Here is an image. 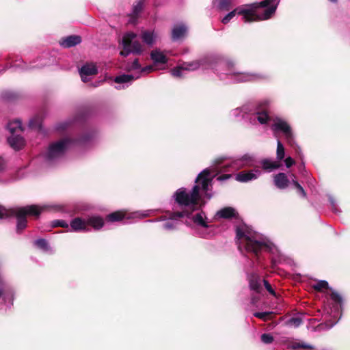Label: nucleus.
<instances>
[{
    "label": "nucleus",
    "mask_w": 350,
    "mask_h": 350,
    "mask_svg": "<svg viewBox=\"0 0 350 350\" xmlns=\"http://www.w3.org/2000/svg\"><path fill=\"white\" fill-rule=\"evenodd\" d=\"M88 226H92L94 230H100L104 226L103 219L99 216H91L87 219Z\"/></svg>",
    "instance_id": "bb28decb"
},
{
    "label": "nucleus",
    "mask_w": 350,
    "mask_h": 350,
    "mask_svg": "<svg viewBox=\"0 0 350 350\" xmlns=\"http://www.w3.org/2000/svg\"><path fill=\"white\" fill-rule=\"evenodd\" d=\"M42 120L40 116H36L31 119L29 122V126L31 129L41 130Z\"/></svg>",
    "instance_id": "473e14b6"
},
{
    "label": "nucleus",
    "mask_w": 350,
    "mask_h": 350,
    "mask_svg": "<svg viewBox=\"0 0 350 350\" xmlns=\"http://www.w3.org/2000/svg\"><path fill=\"white\" fill-rule=\"evenodd\" d=\"M261 174L259 169H254L249 171H242L236 174L235 179L241 183H247L257 179Z\"/></svg>",
    "instance_id": "ddd939ff"
},
{
    "label": "nucleus",
    "mask_w": 350,
    "mask_h": 350,
    "mask_svg": "<svg viewBox=\"0 0 350 350\" xmlns=\"http://www.w3.org/2000/svg\"><path fill=\"white\" fill-rule=\"evenodd\" d=\"M334 324H336V322H335L334 323L332 324L329 327H333V325H334Z\"/></svg>",
    "instance_id": "864d4df0"
},
{
    "label": "nucleus",
    "mask_w": 350,
    "mask_h": 350,
    "mask_svg": "<svg viewBox=\"0 0 350 350\" xmlns=\"http://www.w3.org/2000/svg\"><path fill=\"white\" fill-rule=\"evenodd\" d=\"M280 0H265L260 3L239 6L227 14L222 19L224 24L228 23L236 14L242 15L245 23L270 18L275 13Z\"/></svg>",
    "instance_id": "20e7f679"
},
{
    "label": "nucleus",
    "mask_w": 350,
    "mask_h": 350,
    "mask_svg": "<svg viewBox=\"0 0 350 350\" xmlns=\"http://www.w3.org/2000/svg\"><path fill=\"white\" fill-rule=\"evenodd\" d=\"M263 283H264V286H265V288L267 289V291L270 294L275 296V293L274 290L273 289V288L271 287V286L269 284V282L267 280H263Z\"/></svg>",
    "instance_id": "37998d69"
},
{
    "label": "nucleus",
    "mask_w": 350,
    "mask_h": 350,
    "mask_svg": "<svg viewBox=\"0 0 350 350\" xmlns=\"http://www.w3.org/2000/svg\"><path fill=\"white\" fill-rule=\"evenodd\" d=\"M236 239L239 250H245L254 254L258 263H260V254L265 252L274 253L276 250L275 246L269 239L245 224L237 227Z\"/></svg>",
    "instance_id": "7ed1b4c3"
},
{
    "label": "nucleus",
    "mask_w": 350,
    "mask_h": 350,
    "mask_svg": "<svg viewBox=\"0 0 350 350\" xmlns=\"http://www.w3.org/2000/svg\"><path fill=\"white\" fill-rule=\"evenodd\" d=\"M150 57L154 64H165L167 62V59L163 53L157 49L151 52Z\"/></svg>",
    "instance_id": "b1692460"
},
{
    "label": "nucleus",
    "mask_w": 350,
    "mask_h": 350,
    "mask_svg": "<svg viewBox=\"0 0 350 350\" xmlns=\"http://www.w3.org/2000/svg\"><path fill=\"white\" fill-rule=\"evenodd\" d=\"M215 177V174H213L211 168L204 169L197 176L196 184L191 191L184 187L176 190L173 195L175 202L183 207V211H193L201 197L204 196L208 199L212 197L211 182Z\"/></svg>",
    "instance_id": "f03ea898"
},
{
    "label": "nucleus",
    "mask_w": 350,
    "mask_h": 350,
    "mask_svg": "<svg viewBox=\"0 0 350 350\" xmlns=\"http://www.w3.org/2000/svg\"><path fill=\"white\" fill-rule=\"evenodd\" d=\"M153 70V66H146V67H141V69H140V73H142V72H146V73H148V72H150L151 71Z\"/></svg>",
    "instance_id": "49530a36"
},
{
    "label": "nucleus",
    "mask_w": 350,
    "mask_h": 350,
    "mask_svg": "<svg viewBox=\"0 0 350 350\" xmlns=\"http://www.w3.org/2000/svg\"><path fill=\"white\" fill-rule=\"evenodd\" d=\"M329 201L330 202V204L332 207L333 211L336 213L338 211V209L336 208V203L334 199L332 196H329Z\"/></svg>",
    "instance_id": "de8ad7c7"
},
{
    "label": "nucleus",
    "mask_w": 350,
    "mask_h": 350,
    "mask_svg": "<svg viewBox=\"0 0 350 350\" xmlns=\"http://www.w3.org/2000/svg\"><path fill=\"white\" fill-rule=\"evenodd\" d=\"M232 176L230 174H224L217 177V180L219 181L225 180L230 178Z\"/></svg>",
    "instance_id": "8fccbe9b"
},
{
    "label": "nucleus",
    "mask_w": 350,
    "mask_h": 350,
    "mask_svg": "<svg viewBox=\"0 0 350 350\" xmlns=\"http://www.w3.org/2000/svg\"><path fill=\"white\" fill-rule=\"evenodd\" d=\"M143 8L142 0H139L135 4L133 5V10L129 16V23L134 24L136 23L137 16Z\"/></svg>",
    "instance_id": "393cba45"
},
{
    "label": "nucleus",
    "mask_w": 350,
    "mask_h": 350,
    "mask_svg": "<svg viewBox=\"0 0 350 350\" xmlns=\"http://www.w3.org/2000/svg\"><path fill=\"white\" fill-rule=\"evenodd\" d=\"M7 128L11 135L20 134L22 132V124L19 120H15L10 122Z\"/></svg>",
    "instance_id": "cd10ccee"
},
{
    "label": "nucleus",
    "mask_w": 350,
    "mask_h": 350,
    "mask_svg": "<svg viewBox=\"0 0 350 350\" xmlns=\"http://www.w3.org/2000/svg\"><path fill=\"white\" fill-rule=\"evenodd\" d=\"M273 182L278 188L284 189L288 187L290 180L286 174L280 172L274 176Z\"/></svg>",
    "instance_id": "412c9836"
},
{
    "label": "nucleus",
    "mask_w": 350,
    "mask_h": 350,
    "mask_svg": "<svg viewBox=\"0 0 350 350\" xmlns=\"http://www.w3.org/2000/svg\"><path fill=\"white\" fill-rule=\"evenodd\" d=\"M141 66L137 59H135L131 64H129L126 66V70L128 71L137 70L140 72Z\"/></svg>",
    "instance_id": "e433bc0d"
},
{
    "label": "nucleus",
    "mask_w": 350,
    "mask_h": 350,
    "mask_svg": "<svg viewBox=\"0 0 350 350\" xmlns=\"http://www.w3.org/2000/svg\"><path fill=\"white\" fill-rule=\"evenodd\" d=\"M90 139L89 136H83L77 140L72 141L69 138H64L56 143L52 144L46 154V159L52 162L61 157L66 150L73 146L75 144H83Z\"/></svg>",
    "instance_id": "0eeeda50"
},
{
    "label": "nucleus",
    "mask_w": 350,
    "mask_h": 350,
    "mask_svg": "<svg viewBox=\"0 0 350 350\" xmlns=\"http://www.w3.org/2000/svg\"><path fill=\"white\" fill-rule=\"evenodd\" d=\"M312 287L318 291H321L323 289H328L329 285L327 281L319 280L316 284H313Z\"/></svg>",
    "instance_id": "f704fd0d"
},
{
    "label": "nucleus",
    "mask_w": 350,
    "mask_h": 350,
    "mask_svg": "<svg viewBox=\"0 0 350 350\" xmlns=\"http://www.w3.org/2000/svg\"><path fill=\"white\" fill-rule=\"evenodd\" d=\"M290 177H291V182H292V183H293V179H294V180H296V178H295V174H291Z\"/></svg>",
    "instance_id": "603ef678"
},
{
    "label": "nucleus",
    "mask_w": 350,
    "mask_h": 350,
    "mask_svg": "<svg viewBox=\"0 0 350 350\" xmlns=\"http://www.w3.org/2000/svg\"><path fill=\"white\" fill-rule=\"evenodd\" d=\"M126 214L124 211H116L107 216V221L110 222L119 221L125 218Z\"/></svg>",
    "instance_id": "7c9ffc66"
},
{
    "label": "nucleus",
    "mask_w": 350,
    "mask_h": 350,
    "mask_svg": "<svg viewBox=\"0 0 350 350\" xmlns=\"http://www.w3.org/2000/svg\"><path fill=\"white\" fill-rule=\"evenodd\" d=\"M268 104L269 102L267 100L255 107L251 104H246L241 107L232 109L230 116L232 118L241 116L244 119H249V121L253 124H256L257 122L261 124H266L270 120V117L265 107Z\"/></svg>",
    "instance_id": "39448f33"
},
{
    "label": "nucleus",
    "mask_w": 350,
    "mask_h": 350,
    "mask_svg": "<svg viewBox=\"0 0 350 350\" xmlns=\"http://www.w3.org/2000/svg\"><path fill=\"white\" fill-rule=\"evenodd\" d=\"M97 72V68L94 64H86L79 70V74L83 82L88 81L89 77L96 75Z\"/></svg>",
    "instance_id": "2eb2a0df"
},
{
    "label": "nucleus",
    "mask_w": 350,
    "mask_h": 350,
    "mask_svg": "<svg viewBox=\"0 0 350 350\" xmlns=\"http://www.w3.org/2000/svg\"><path fill=\"white\" fill-rule=\"evenodd\" d=\"M34 245L36 246H37L38 247H39L43 250H45V251L48 250V249H49V245H48L47 241L43 239H40L36 240L34 241Z\"/></svg>",
    "instance_id": "4c0bfd02"
},
{
    "label": "nucleus",
    "mask_w": 350,
    "mask_h": 350,
    "mask_svg": "<svg viewBox=\"0 0 350 350\" xmlns=\"http://www.w3.org/2000/svg\"><path fill=\"white\" fill-rule=\"evenodd\" d=\"M2 170V167L1 165H0V171Z\"/></svg>",
    "instance_id": "6e6d98bb"
},
{
    "label": "nucleus",
    "mask_w": 350,
    "mask_h": 350,
    "mask_svg": "<svg viewBox=\"0 0 350 350\" xmlns=\"http://www.w3.org/2000/svg\"><path fill=\"white\" fill-rule=\"evenodd\" d=\"M284 163L286 167H290L295 164V161L291 157H288L284 159Z\"/></svg>",
    "instance_id": "c03bdc74"
},
{
    "label": "nucleus",
    "mask_w": 350,
    "mask_h": 350,
    "mask_svg": "<svg viewBox=\"0 0 350 350\" xmlns=\"http://www.w3.org/2000/svg\"><path fill=\"white\" fill-rule=\"evenodd\" d=\"M249 285L251 290L260 293L262 290L261 279L258 274L256 273H251L248 276Z\"/></svg>",
    "instance_id": "6ab92c4d"
},
{
    "label": "nucleus",
    "mask_w": 350,
    "mask_h": 350,
    "mask_svg": "<svg viewBox=\"0 0 350 350\" xmlns=\"http://www.w3.org/2000/svg\"><path fill=\"white\" fill-rule=\"evenodd\" d=\"M271 129L276 136L277 133H281L285 137L286 142L293 148H295L297 154H300V147L296 144L294 138V134L291 126L288 122L280 117H275L273 119Z\"/></svg>",
    "instance_id": "1a4fd4ad"
},
{
    "label": "nucleus",
    "mask_w": 350,
    "mask_h": 350,
    "mask_svg": "<svg viewBox=\"0 0 350 350\" xmlns=\"http://www.w3.org/2000/svg\"><path fill=\"white\" fill-rule=\"evenodd\" d=\"M261 340L265 344H271L273 341V337L270 334H263L261 335Z\"/></svg>",
    "instance_id": "58836bf2"
},
{
    "label": "nucleus",
    "mask_w": 350,
    "mask_h": 350,
    "mask_svg": "<svg viewBox=\"0 0 350 350\" xmlns=\"http://www.w3.org/2000/svg\"><path fill=\"white\" fill-rule=\"evenodd\" d=\"M288 347L292 350H313L314 349L313 345L299 339L291 340Z\"/></svg>",
    "instance_id": "dca6fc26"
},
{
    "label": "nucleus",
    "mask_w": 350,
    "mask_h": 350,
    "mask_svg": "<svg viewBox=\"0 0 350 350\" xmlns=\"http://www.w3.org/2000/svg\"><path fill=\"white\" fill-rule=\"evenodd\" d=\"M18 61H16L14 64L10 65V68L13 67L15 68H20L22 70H29L31 68H36V66H27L25 63H24L23 61H21L19 63H17Z\"/></svg>",
    "instance_id": "c9c22d12"
},
{
    "label": "nucleus",
    "mask_w": 350,
    "mask_h": 350,
    "mask_svg": "<svg viewBox=\"0 0 350 350\" xmlns=\"http://www.w3.org/2000/svg\"><path fill=\"white\" fill-rule=\"evenodd\" d=\"M9 145L14 150H20L23 148L25 144V139L20 134L10 135L8 137Z\"/></svg>",
    "instance_id": "a211bd4d"
},
{
    "label": "nucleus",
    "mask_w": 350,
    "mask_h": 350,
    "mask_svg": "<svg viewBox=\"0 0 350 350\" xmlns=\"http://www.w3.org/2000/svg\"><path fill=\"white\" fill-rule=\"evenodd\" d=\"M330 290H331V293L329 295L330 299L332 301V304H333V308H330V313L333 314H332L333 317L334 318H336L338 317V315L339 314V311L341 308L342 303V297L336 291L332 290V289H330Z\"/></svg>",
    "instance_id": "4468645a"
},
{
    "label": "nucleus",
    "mask_w": 350,
    "mask_h": 350,
    "mask_svg": "<svg viewBox=\"0 0 350 350\" xmlns=\"http://www.w3.org/2000/svg\"><path fill=\"white\" fill-rule=\"evenodd\" d=\"M68 125V122H64V123H61L59 124L58 126H57V129L58 130H62V129H64Z\"/></svg>",
    "instance_id": "3c124183"
},
{
    "label": "nucleus",
    "mask_w": 350,
    "mask_h": 350,
    "mask_svg": "<svg viewBox=\"0 0 350 350\" xmlns=\"http://www.w3.org/2000/svg\"><path fill=\"white\" fill-rule=\"evenodd\" d=\"M302 323L301 319L299 317H292L288 319L285 324L288 327H298Z\"/></svg>",
    "instance_id": "72a5a7b5"
},
{
    "label": "nucleus",
    "mask_w": 350,
    "mask_h": 350,
    "mask_svg": "<svg viewBox=\"0 0 350 350\" xmlns=\"http://www.w3.org/2000/svg\"><path fill=\"white\" fill-rule=\"evenodd\" d=\"M254 161L255 158L254 155L245 154L241 158L237 159L231 162L228 161L225 163H223L222 159H217L209 168H211L213 174H215L216 176L219 172L226 171V168L228 167L235 170L245 166H252Z\"/></svg>",
    "instance_id": "6e6552de"
},
{
    "label": "nucleus",
    "mask_w": 350,
    "mask_h": 350,
    "mask_svg": "<svg viewBox=\"0 0 350 350\" xmlns=\"http://www.w3.org/2000/svg\"><path fill=\"white\" fill-rule=\"evenodd\" d=\"M200 68L213 70L220 80L226 82L256 81L268 78V76L264 74L239 72L233 63L226 62L217 55H209L198 60L183 62L171 70V74L175 77H182L184 71H194Z\"/></svg>",
    "instance_id": "f257e3e1"
},
{
    "label": "nucleus",
    "mask_w": 350,
    "mask_h": 350,
    "mask_svg": "<svg viewBox=\"0 0 350 350\" xmlns=\"http://www.w3.org/2000/svg\"><path fill=\"white\" fill-rule=\"evenodd\" d=\"M148 212L149 211H145L144 213L136 212L134 213L133 215L134 217H144L148 216Z\"/></svg>",
    "instance_id": "09e8293b"
},
{
    "label": "nucleus",
    "mask_w": 350,
    "mask_h": 350,
    "mask_svg": "<svg viewBox=\"0 0 350 350\" xmlns=\"http://www.w3.org/2000/svg\"><path fill=\"white\" fill-rule=\"evenodd\" d=\"M81 42V37L79 36H70L62 38L59 41L61 46L65 48L74 46Z\"/></svg>",
    "instance_id": "4be33fe9"
},
{
    "label": "nucleus",
    "mask_w": 350,
    "mask_h": 350,
    "mask_svg": "<svg viewBox=\"0 0 350 350\" xmlns=\"http://www.w3.org/2000/svg\"><path fill=\"white\" fill-rule=\"evenodd\" d=\"M236 211L231 207H226L219 211L216 213V216L220 218H230L236 215Z\"/></svg>",
    "instance_id": "c756f323"
},
{
    "label": "nucleus",
    "mask_w": 350,
    "mask_h": 350,
    "mask_svg": "<svg viewBox=\"0 0 350 350\" xmlns=\"http://www.w3.org/2000/svg\"><path fill=\"white\" fill-rule=\"evenodd\" d=\"M185 215H188V214L183 211L170 213L167 218L161 217L159 220L162 222L161 228L167 231L176 229L179 225L178 219L185 217Z\"/></svg>",
    "instance_id": "9b49d317"
},
{
    "label": "nucleus",
    "mask_w": 350,
    "mask_h": 350,
    "mask_svg": "<svg viewBox=\"0 0 350 350\" xmlns=\"http://www.w3.org/2000/svg\"><path fill=\"white\" fill-rule=\"evenodd\" d=\"M271 312H255L254 316L260 319L266 320L267 318L271 314Z\"/></svg>",
    "instance_id": "79ce46f5"
},
{
    "label": "nucleus",
    "mask_w": 350,
    "mask_h": 350,
    "mask_svg": "<svg viewBox=\"0 0 350 350\" xmlns=\"http://www.w3.org/2000/svg\"><path fill=\"white\" fill-rule=\"evenodd\" d=\"M44 209L37 205H29L24 207H16L7 209L0 206V219L14 216L17 219L16 230L20 232L27 226L26 217L27 215L38 216Z\"/></svg>",
    "instance_id": "423d86ee"
},
{
    "label": "nucleus",
    "mask_w": 350,
    "mask_h": 350,
    "mask_svg": "<svg viewBox=\"0 0 350 350\" xmlns=\"http://www.w3.org/2000/svg\"><path fill=\"white\" fill-rule=\"evenodd\" d=\"M185 213L188 214V215H185L191 218L193 224L200 228H209L210 220L208 219L206 213L203 211H200L196 213L193 214L191 211H184Z\"/></svg>",
    "instance_id": "f8f14e48"
},
{
    "label": "nucleus",
    "mask_w": 350,
    "mask_h": 350,
    "mask_svg": "<svg viewBox=\"0 0 350 350\" xmlns=\"http://www.w3.org/2000/svg\"><path fill=\"white\" fill-rule=\"evenodd\" d=\"M116 89H120V88H121V87H120H120H116Z\"/></svg>",
    "instance_id": "5fc2aeb1"
},
{
    "label": "nucleus",
    "mask_w": 350,
    "mask_h": 350,
    "mask_svg": "<svg viewBox=\"0 0 350 350\" xmlns=\"http://www.w3.org/2000/svg\"><path fill=\"white\" fill-rule=\"evenodd\" d=\"M70 225L72 230L75 232L88 230L87 219H82L80 217L75 218L70 221Z\"/></svg>",
    "instance_id": "aec40b11"
},
{
    "label": "nucleus",
    "mask_w": 350,
    "mask_h": 350,
    "mask_svg": "<svg viewBox=\"0 0 350 350\" xmlns=\"http://www.w3.org/2000/svg\"><path fill=\"white\" fill-rule=\"evenodd\" d=\"M54 226H62V227H68V224L64 220H57V221H54Z\"/></svg>",
    "instance_id": "a18cd8bd"
},
{
    "label": "nucleus",
    "mask_w": 350,
    "mask_h": 350,
    "mask_svg": "<svg viewBox=\"0 0 350 350\" xmlns=\"http://www.w3.org/2000/svg\"><path fill=\"white\" fill-rule=\"evenodd\" d=\"M230 0H219L218 7L220 10H228Z\"/></svg>",
    "instance_id": "a19ab883"
},
{
    "label": "nucleus",
    "mask_w": 350,
    "mask_h": 350,
    "mask_svg": "<svg viewBox=\"0 0 350 350\" xmlns=\"http://www.w3.org/2000/svg\"><path fill=\"white\" fill-rule=\"evenodd\" d=\"M260 164L263 170L267 172H271L273 170L278 169L281 166V163L278 161L271 159H265L260 161Z\"/></svg>",
    "instance_id": "5701e85b"
},
{
    "label": "nucleus",
    "mask_w": 350,
    "mask_h": 350,
    "mask_svg": "<svg viewBox=\"0 0 350 350\" xmlns=\"http://www.w3.org/2000/svg\"><path fill=\"white\" fill-rule=\"evenodd\" d=\"M187 30V28L184 24H179L175 25L172 32V39L174 40H177L181 38L185 35Z\"/></svg>",
    "instance_id": "a878e982"
},
{
    "label": "nucleus",
    "mask_w": 350,
    "mask_h": 350,
    "mask_svg": "<svg viewBox=\"0 0 350 350\" xmlns=\"http://www.w3.org/2000/svg\"><path fill=\"white\" fill-rule=\"evenodd\" d=\"M285 149L280 139L277 140V149H276V159L278 162H280L284 159Z\"/></svg>",
    "instance_id": "2f4dec72"
},
{
    "label": "nucleus",
    "mask_w": 350,
    "mask_h": 350,
    "mask_svg": "<svg viewBox=\"0 0 350 350\" xmlns=\"http://www.w3.org/2000/svg\"><path fill=\"white\" fill-rule=\"evenodd\" d=\"M137 34L133 32L126 33L122 40L123 51H120L122 56H127L130 53L140 54L142 52V46L139 42L135 40Z\"/></svg>",
    "instance_id": "9d476101"
},
{
    "label": "nucleus",
    "mask_w": 350,
    "mask_h": 350,
    "mask_svg": "<svg viewBox=\"0 0 350 350\" xmlns=\"http://www.w3.org/2000/svg\"><path fill=\"white\" fill-rule=\"evenodd\" d=\"M139 75H122L118 76L114 79V82L117 83H130L134 79H138Z\"/></svg>",
    "instance_id": "c85d7f7f"
},
{
    "label": "nucleus",
    "mask_w": 350,
    "mask_h": 350,
    "mask_svg": "<svg viewBox=\"0 0 350 350\" xmlns=\"http://www.w3.org/2000/svg\"><path fill=\"white\" fill-rule=\"evenodd\" d=\"M293 185L297 188L299 193L303 197L306 196V193L304 189V188L301 187V185L297 181V180H293Z\"/></svg>",
    "instance_id": "ea45409f"
},
{
    "label": "nucleus",
    "mask_w": 350,
    "mask_h": 350,
    "mask_svg": "<svg viewBox=\"0 0 350 350\" xmlns=\"http://www.w3.org/2000/svg\"><path fill=\"white\" fill-rule=\"evenodd\" d=\"M140 35L144 43L148 46H152L158 38V35L154 30H142Z\"/></svg>",
    "instance_id": "f3484780"
}]
</instances>
